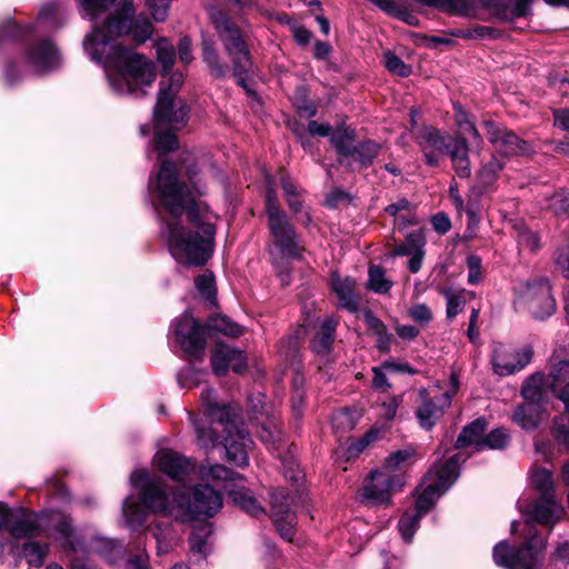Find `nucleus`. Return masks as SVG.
<instances>
[{
  "label": "nucleus",
  "mask_w": 569,
  "mask_h": 569,
  "mask_svg": "<svg viewBox=\"0 0 569 569\" xmlns=\"http://www.w3.org/2000/svg\"><path fill=\"white\" fill-rule=\"evenodd\" d=\"M178 167L164 161L158 173L157 190L164 209L172 216L162 228L174 260L187 267H202L211 258L217 216L197 202L191 190L178 179Z\"/></svg>",
  "instance_id": "obj_1"
},
{
  "label": "nucleus",
  "mask_w": 569,
  "mask_h": 569,
  "mask_svg": "<svg viewBox=\"0 0 569 569\" xmlns=\"http://www.w3.org/2000/svg\"><path fill=\"white\" fill-rule=\"evenodd\" d=\"M153 27L148 18L109 17L100 27L84 39L83 47L97 61H104L116 73L109 76L111 87L119 93L142 96V87H149L156 80L153 63L143 54L119 43H111L113 37L129 34L137 43L146 42Z\"/></svg>",
  "instance_id": "obj_2"
},
{
  "label": "nucleus",
  "mask_w": 569,
  "mask_h": 569,
  "mask_svg": "<svg viewBox=\"0 0 569 569\" xmlns=\"http://www.w3.org/2000/svg\"><path fill=\"white\" fill-rule=\"evenodd\" d=\"M130 481L138 488L139 500L143 508L131 498L122 505L123 517L132 529L140 527L147 519V511L178 520V500L180 490H172L166 480L151 476L148 470L138 469L130 475Z\"/></svg>",
  "instance_id": "obj_3"
},
{
  "label": "nucleus",
  "mask_w": 569,
  "mask_h": 569,
  "mask_svg": "<svg viewBox=\"0 0 569 569\" xmlns=\"http://www.w3.org/2000/svg\"><path fill=\"white\" fill-rule=\"evenodd\" d=\"M200 401L206 416L211 422H217L223 427L226 436L222 445L226 449L227 460L238 467H244L249 462L248 449L252 445L249 432L238 425L240 408L237 405H220L217 401L216 391L206 388L200 395Z\"/></svg>",
  "instance_id": "obj_4"
},
{
  "label": "nucleus",
  "mask_w": 569,
  "mask_h": 569,
  "mask_svg": "<svg viewBox=\"0 0 569 569\" xmlns=\"http://www.w3.org/2000/svg\"><path fill=\"white\" fill-rule=\"evenodd\" d=\"M266 214L270 243L268 251L272 264L279 269L282 283H289V272L283 266V260L300 259L303 247L300 244L299 236L295 227L289 222L288 217L280 208L276 191L270 187L266 192Z\"/></svg>",
  "instance_id": "obj_5"
},
{
  "label": "nucleus",
  "mask_w": 569,
  "mask_h": 569,
  "mask_svg": "<svg viewBox=\"0 0 569 569\" xmlns=\"http://www.w3.org/2000/svg\"><path fill=\"white\" fill-rule=\"evenodd\" d=\"M209 17L232 62L237 82L244 87L246 79L253 69V63L240 27L231 20L229 13L213 6L209 8Z\"/></svg>",
  "instance_id": "obj_6"
},
{
  "label": "nucleus",
  "mask_w": 569,
  "mask_h": 569,
  "mask_svg": "<svg viewBox=\"0 0 569 569\" xmlns=\"http://www.w3.org/2000/svg\"><path fill=\"white\" fill-rule=\"evenodd\" d=\"M543 548L545 541L539 537H531L517 549L501 541L495 546L492 556L496 565L505 569H539Z\"/></svg>",
  "instance_id": "obj_7"
},
{
  "label": "nucleus",
  "mask_w": 569,
  "mask_h": 569,
  "mask_svg": "<svg viewBox=\"0 0 569 569\" xmlns=\"http://www.w3.org/2000/svg\"><path fill=\"white\" fill-rule=\"evenodd\" d=\"M178 520L211 518L222 508V496L209 485H198L191 495L181 491L178 500Z\"/></svg>",
  "instance_id": "obj_8"
},
{
  "label": "nucleus",
  "mask_w": 569,
  "mask_h": 569,
  "mask_svg": "<svg viewBox=\"0 0 569 569\" xmlns=\"http://www.w3.org/2000/svg\"><path fill=\"white\" fill-rule=\"evenodd\" d=\"M517 302L525 307L533 318L543 320L557 310L551 286L545 278L527 281L518 289Z\"/></svg>",
  "instance_id": "obj_9"
},
{
  "label": "nucleus",
  "mask_w": 569,
  "mask_h": 569,
  "mask_svg": "<svg viewBox=\"0 0 569 569\" xmlns=\"http://www.w3.org/2000/svg\"><path fill=\"white\" fill-rule=\"evenodd\" d=\"M452 387L445 392L430 396L426 388L419 390L420 405L416 409V417L421 428L430 430L445 415L450 407L452 397L458 390V379L451 377Z\"/></svg>",
  "instance_id": "obj_10"
},
{
  "label": "nucleus",
  "mask_w": 569,
  "mask_h": 569,
  "mask_svg": "<svg viewBox=\"0 0 569 569\" xmlns=\"http://www.w3.org/2000/svg\"><path fill=\"white\" fill-rule=\"evenodd\" d=\"M188 106L180 97L169 94L162 83L153 109L154 124L179 129L187 123Z\"/></svg>",
  "instance_id": "obj_11"
},
{
  "label": "nucleus",
  "mask_w": 569,
  "mask_h": 569,
  "mask_svg": "<svg viewBox=\"0 0 569 569\" xmlns=\"http://www.w3.org/2000/svg\"><path fill=\"white\" fill-rule=\"evenodd\" d=\"M174 337L183 351L192 357L203 353L206 347V327L192 315L184 312L174 323Z\"/></svg>",
  "instance_id": "obj_12"
},
{
  "label": "nucleus",
  "mask_w": 569,
  "mask_h": 569,
  "mask_svg": "<svg viewBox=\"0 0 569 569\" xmlns=\"http://www.w3.org/2000/svg\"><path fill=\"white\" fill-rule=\"evenodd\" d=\"M403 480L399 475L390 473L383 469L370 473V480L363 487V499L368 503H388L391 495L402 488Z\"/></svg>",
  "instance_id": "obj_13"
},
{
  "label": "nucleus",
  "mask_w": 569,
  "mask_h": 569,
  "mask_svg": "<svg viewBox=\"0 0 569 569\" xmlns=\"http://www.w3.org/2000/svg\"><path fill=\"white\" fill-rule=\"evenodd\" d=\"M533 350L526 346L521 349L497 345L492 351L491 363L499 376H509L523 369L532 359Z\"/></svg>",
  "instance_id": "obj_14"
},
{
  "label": "nucleus",
  "mask_w": 569,
  "mask_h": 569,
  "mask_svg": "<svg viewBox=\"0 0 569 569\" xmlns=\"http://www.w3.org/2000/svg\"><path fill=\"white\" fill-rule=\"evenodd\" d=\"M483 127L489 142L496 148L497 152L510 157L525 154L530 151L529 143L505 126L486 120L483 121Z\"/></svg>",
  "instance_id": "obj_15"
},
{
  "label": "nucleus",
  "mask_w": 569,
  "mask_h": 569,
  "mask_svg": "<svg viewBox=\"0 0 569 569\" xmlns=\"http://www.w3.org/2000/svg\"><path fill=\"white\" fill-rule=\"evenodd\" d=\"M529 520L553 527L563 516L565 509L556 496L536 497L521 507Z\"/></svg>",
  "instance_id": "obj_16"
},
{
  "label": "nucleus",
  "mask_w": 569,
  "mask_h": 569,
  "mask_svg": "<svg viewBox=\"0 0 569 569\" xmlns=\"http://www.w3.org/2000/svg\"><path fill=\"white\" fill-rule=\"evenodd\" d=\"M154 463L160 471L172 480L182 482L194 471V463L172 450H161L154 456Z\"/></svg>",
  "instance_id": "obj_17"
},
{
  "label": "nucleus",
  "mask_w": 569,
  "mask_h": 569,
  "mask_svg": "<svg viewBox=\"0 0 569 569\" xmlns=\"http://www.w3.org/2000/svg\"><path fill=\"white\" fill-rule=\"evenodd\" d=\"M417 143L423 152L426 163L436 167L442 154L449 150L446 137L433 127H423L417 136Z\"/></svg>",
  "instance_id": "obj_18"
},
{
  "label": "nucleus",
  "mask_w": 569,
  "mask_h": 569,
  "mask_svg": "<svg viewBox=\"0 0 569 569\" xmlns=\"http://www.w3.org/2000/svg\"><path fill=\"white\" fill-rule=\"evenodd\" d=\"M211 366L217 376H224L229 369L241 373L247 368V360L242 351L218 343L211 357Z\"/></svg>",
  "instance_id": "obj_19"
},
{
  "label": "nucleus",
  "mask_w": 569,
  "mask_h": 569,
  "mask_svg": "<svg viewBox=\"0 0 569 569\" xmlns=\"http://www.w3.org/2000/svg\"><path fill=\"white\" fill-rule=\"evenodd\" d=\"M28 64L37 72L53 70L60 66V54L56 46L48 40L33 44L27 52Z\"/></svg>",
  "instance_id": "obj_20"
},
{
  "label": "nucleus",
  "mask_w": 569,
  "mask_h": 569,
  "mask_svg": "<svg viewBox=\"0 0 569 569\" xmlns=\"http://www.w3.org/2000/svg\"><path fill=\"white\" fill-rule=\"evenodd\" d=\"M7 530L14 539L37 537L41 530L40 517L24 509H18L7 519Z\"/></svg>",
  "instance_id": "obj_21"
},
{
  "label": "nucleus",
  "mask_w": 569,
  "mask_h": 569,
  "mask_svg": "<svg viewBox=\"0 0 569 569\" xmlns=\"http://www.w3.org/2000/svg\"><path fill=\"white\" fill-rule=\"evenodd\" d=\"M548 385L569 413V359L557 360L555 356L551 358Z\"/></svg>",
  "instance_id": "obj_22"
},
{
  "label": "nucleus",
  "mask_w": 569,
  "mask_h": 569,
  "mask_svg": "<svg viewBox=\"0 0 569 569\" xmlns=\"http://www.w3.org/2000/svg\"><path fill=\"white\" fill-rule=\"evenodd\" d=\"M459 460L460 456L455 455L442 465L432 468L426 477L429 483L437 486V490L443 493L459 476Z\"/></svg>",
  "instance_id": "obj_23"
},
{
  "label": "nucleus",
  "mask_w": 569,
  "mask_h": 569,
  "mask_svg": "<svg viewBox=\"0 0 569 569\" xmlns=\"http://www.w3.org/2000/svg\"><path fill=\"white\" fill-rule=\"evenodd\" d=\"M332 291L339 299V306L350 312L358 310V299L353 292L356 281L349 277L341 278L337 272L330 277Z\"/></svg>",
  "instance_id": "obj_24"
},
{
  "label": "nucleus",
  "mask_w": 569,
  "mask_h": 569,
  "mask_svg": "<svg viewBox=\"0 0 569 569\" xmlns=\"http://www.w3.org/2000/svg\"><path fill=\"white\" fill-rule=\"evenodd\" d=\"M229 496L233 503L249 516L258 518L266 515V509L250 489L246 487L231 489L229 490Z\"/></svg>",
  "instance_id": "obj_25"
},
{
  "label": "nucleus",
  "mask_w": 569,
  "mask_h": 569,
  "mask_svg": "<svg viewBox=\"0 0 569 569\" xmlns=\"http://www.w3.org/2000/svg\"><path fill=\"white\" fill-rule=\"evenodd\" d=\"M529 486L541 496H556V482L550 470L543 467H533L529 472Z\"/></svg>",
  "instance_id": "obj_26"
},
{
  "label": "nucleus",
  "mask_w": 569,
  "mask_h": 569,
  "mask_svg": "<svg viewBox=\"0 0 569 569\" xmlns=\"http://www.w3.org/2000/svg\"><path fill=\"white\" fill-rule=\"evenodd\" d=\"M542 407L536 402H526L516 408L512 420L522 429L533 430L542 419Z\"/></svg>",
  "instance_id": "obj_27"
},
{
  "label": "nucleus",
  "mask_w": 569,
  "mask_h": 569,
  "mask_svg": "<svg viewBox=\"0 0 569 569\" xmlns=\"http://www.w3.org/2000/svg\"><path fill=\"white\" fill-rule=\"evenodd\" d=\"M381 146L373 140L355 143L346 159L357 162L361 168L369 167L380 153Z\"/></svg>",
  "instance_id": "obj_28"
},
{
  "label": "nucleus",
  "mask_w": 569,
  "mask_h": 569,
  "mask_svg": "<svg viewBox=\"0 0 569 569\" xmlns=\"http://www.w3.org/2000/svg\"><path fill=\"white\" fill-rule=\"evenodd\" d=\"M486 428L487 423L485 419H476L462 429L457 438L456 447L463 448L466 446L475 445L477 450H482Z\"/></svg>",
  "instance_id": "obj_29"
},
{
  "label": "nucleus",
  "mask_w": 569,
  "mask_h": 569,
  "mask_svg": "<svg viewBox=\"0 0 569 569\" xmlns=\"http://www.w3.org/2000/svg\"><path fill=\"white\" fill-rule=\"evenodd\" d=\"M337 325L338 321L333 318H327L322 322L311 341V349L313 352L318 355H326L331 350Z\"/></svg>",
  "instance_id": "obj_30"
},
{
  "label": "nucleus",
  "mask_w": 569,
  "mask_h": 569,
  "mask_svg": "<svg viewBox=\"0 0 569 569\" xmlns=\"http://www.w3.org/2000/svg\"><path fill=\"white\" fill-rule=\"evenodd\" d=\"M58 538L62 540V547L68 552H77L83 550L82 541L73 536V526L70 517L60 516L54 525Z\"/></svg>",
  "instance_id": "obj_31"
},
{
  "label": "nucleus",
  "mask_w": 569,
  "mask_h": 569,
  "mask_svg": "<svg viewBox=\"0 0 569 569\" xmlns=\"http://www.w3.org/2000/svg\"><path fill=\"white\" fill-rule=\"evenodd\" d=\"M356 142V131L345 124L338 126L330 134V143L340 158H347Z\"/></svg>",
  "instance_id": "obj_32"
},
{
  "label": "nucleus",
  "mask_w": 569,
  "mask_h": 569,
  "mask_svg": "<svg viewBox=\"0 0 569 569\" xmlns=\"http://www.w3.org/2000/svg\"><path fill=\"white\" fill-rule=\"evenodd\" d=\"M545 376L542 373H533L522 385L521 395L527 402H536L542 405L545 401L543 386Z\"/></svg>",
  "instance_id": "obj_33"
},
{
  "label": "nucleus",
  "mask_w": 569,
  "mask_h": 569,
  "mask_svg": "<svg viewBox=\"0 0 569 569\" xmlns=\"http://www.w3.org/2000/svg\"><path fill=\"white\" fill-rule=\"evenodd\" d=\"M426 238L422 230L410 232L400 244L396 246L391 252L393 257L411 256L425 249Z\"/></svg>",
  "instance_id": "obj_34"
},
{
  "label": "nucleus",
  "mask_w": 569,
  "mask_h": 569,
  "mask_svg": "<svg viewBox=\"0 0 569 569\" xmlns=\"http://www.w3.org/2000/svg\"><path fill=\"white\" fill-rule=\"evenodd\" d=\"M203 61L210 69L212 76L223 78L228 70L227 66L220 62V57L213 42L209 39H203L201 42Z\"/></svg>",
  "instance_id": "obj_35"
},
{
  "label": "nucleus",
  "mask_w": 569,
  "mask_h": 569,
  "mask_svg": "<svg viewBox=\"0 0 569 569\" xmlns=\"http://www.w3.org/2000/svg\"><path fill=\"white\" fill-rule=\"evenodd\" d=\"M206 330H211L214 332L222 333L229 337H239L242 335L243 329L238 323L231 321L226 316L216 315L208 319L207 325L204 326Z\"/></svg>",
  "instance_id": "obj_36"
},
{
  "label": "nucleus",
  "mask_w": 569,
  "mask_h": 569,
  "mask_svg": "<svg viewBox=\"0 0 569 569\" xmlns=\"http://www.w3.org/2000/svg\"><path fill=\"white\" fill-rule=\"evenodd\" d=\"M368 288L376 293H388L393 282L386 277V271L380 266H370L368 270Z\"/></svg>",
  "instance_id": "obj_37"
},
{
  "label": "nucleus",
  "mask_w": 569,
  "mask_h": 569,
  "mask_svg": "<svg viewBox=\"0 0 569 569\" xmlns=\"http://www.w3.org/2000/svg\"><path fill=\"white\" fill-rule=\"evenodd\" d=\"M212 533L211 525L208 522H202L196 525L192 529V532L189 537V545L192 552L200 553L206 556L207 553V540L209 536Z\"/></svg>",
  "instance_id": "obj_38"
},
{
  "label": "nucleus",
  "mask_w": 569,
  "mask_h": 569,
  "mask_svg": "<svg viewBox=\"0 0 569 569\" xmlns=\"http://www.w3.org/2000/svg\"><path fill=\"white\" fill-rule=\"evenodd\" d=\"M22 552L31 567L40 568L49 553V545L29 541L23 545Z\"/></svg>",
  "instance_id": "obj_39"
},
{
  "label": "nucleus",
  "mask_w": 569,
  "mask_h": 569,
  "mask_svg": "<svg viewBox=\"0 0 569 569\" xmlns=\"http://www.w3.org/2000/svg\"><path fill=\"white\" fill-rule=\"evenodd\" d=\"M190 420L194 426L197 440L199 446L204 449L214 448L218 443H222V440H219L217 436V431L212 429V427H206L202 421L190 416Z\"/></svg>",
  "instance_id": "obj_40"
},
{
  "label": "nucleus",
  "mask_w": 569,
  "mask_h": 569,
  "mask_svg": "<svg viewBox=\"0 0 569 569\" xmlns=\"http://www.w3.org/2000/svg\"><path fill=\"white\" fill-rule=\"evenodd\" d=\"M259 438L262 442L272 447H276L282 440V428L276 416L271 417L268 422L261 425Z\"/></svg>",
  "instance_id": "obj_41"
},
{
  "label": "nucleus",
  "mask_w": 569,
  "mask_h": 569,
  "mask_svg": "<svg viewBox=\"0 0 569 569\" xmlns=\"http://www.w3.org/2000/svg\"><path fill=\"white\" fill-rule=\"evenodd\" d=\"M293 502L295 498L283 489L276 488L270 492L272 516H281L284 512H290V507Z\"/></svg>",
  "instance_id": "obj_42"
},
{
  "label": "nucleus",
  "mask_w": 569,
  "mask_h": 569,
  "mask_svg": "<svg viewBox=\"0 0 569 569\" xmlns=\"http://www.w3.org/2000/svg\"><path fill=\"white\" fill-rule=\"evenodd\" d=\"M167 127H158L154 124V146L161 153L170 152L178 148L177 136Z\"/></svg>",
  "instance_id": "obj_43"
},
{
  "label": "nucleus",
  "mask_w": 569,
  "mask_h": 569,
  "mask_svg": "<svg viewBox=\"0 0 569 569\" xmlns=\"http://www.w3.org/2000/svg\"><path fill=\"white\" fill-rule=\"evenodd\" d=\"M200 471L203 479H211L213 481H236L241 479L239 473L219 463L209 467L202 466Z\"/></svg>",
  "instance_id": "obj_44"
},
{
  "label": "nucleus",
  "mask_w": 569,
  "mask_h": 569,
  "mask_svg": "<svg viewBox=\"0 0 569 569\" xmlns=\"http://www.w3.org/2000/svg\"><path fill=\"white\" fill-rule=\"evenodd\" d=\"M281 187L288 203V207L293 213L302 209V196L296 183L288 177L281 178Z\"/></svg>",
  "instance_id": "obj_45"
},
{
  "label": "nucleus",
  "mask_w": 569,
  "mask_h": 569,
  "mask_svg": "<svg viewBox=\"0 0 569 569\" xmlns=\"http://www.w3.org/2000/svg\"><path fill=\"white\" fill-rule=\"evenodd\" d=\"M416 456V450L412 447H407L405 449L398 450L389 455L386 458L382 469L393 473L396 470L400 469L402 465L408 461H411Z\"/></svg>",
  "instance_id": "obj_46"
},
{
  "label": "nucleus",
  "mask_w": 569,
  "mask_h": 569,
  "mask_svg": "<svg viewBox=\"0 0 569 569\" xmlns=\"http://www.w3.org/2000/svg\"><path fill=\"white\" fill-rule=\"evenodd\" d=\"M442 493L437 490V486H432L430 483L426 485L422 492L418 496L416 500V512L423 516L426 515L435 505L436 500Z\"/></svg>",
  "instance_id": "obj_47"
},
{
  "label": "nucleus",
  "mask_w": 569,
  "mask_h": 569,
  "mask_svg": "<svg viewBox=\"0 0 569 569\" xmlns=\"http://www.w3.org/2000/svg\"><path fill=\"white\" fill-rule=\"evenodd\" d=\"M274 526L280 536L288 541H291L296 533V516L292 511L284 512L281 516H272Z\"/></svg>",
  "instance_id": "obj_48"
},
{
  "label": "nucleus",
  "mask_w": 569,
  "mask_h": 569,
  "mask_svg": "<svg viewBox=\"0 0 569 569\" xmlns=\"http://www.w3.org/2000/svg\"><path fill=\"white\" fill-rule=\"evenodd\" d=\"M551 433L559 445L569 449V415L562 413L553 418Z\"/></svg>",
  "instance_id": "obj_49"
},
{
  "label": "nucleus",
  "mask_w": 569,
  "mask_h": 569,
  "mask_svg": "<svg viewBox=\"0 0 569 569\" xmlns=\"http://www.w3.org/2000/svg\"><path fill=\"white\" fill-rule=\"evenodd\" d=\"M197 290L212 305L216 300L214 276L211 271L206 270L194 280Z\"/></svg>",
  "instance_id": "obj_50"
},
{
  "label": "nucleus",
  "mask_w": 569,
  "mask_h": 569,
  "mask_svg": "<svg viewBox=\"0 0 569 569\" xmlns=\"http://www.w3.org/2000/svg\"><path fill=\"white\" fill-rule=\"evenodd\" d=\"M421 515L418 512H406L399 520L398 528L405 541L410 542L419 526Z\"/></svg>",
  "instance_id": "obj_51"
},
{
  "label": "nucleus",
  "mask_w": 569,
  "mask_h": 569,
  "mask_svg": "<svg viewBox=\"0 0 569 569\" xmlns=\"http://www.w3.org/2000/svg\"><path fill=\"white\" fill-rule=\"evenodd\" d=\"M157 59L162 66L164 71L172 68L176 59V51L173 46L167 39H160L157 44Z\"/></svg>",
  "instance_id": "obj_52"
},
{
  "label": "nucleus",
  "mask_w": 569,
  "mask_h": 569,
  "mask_svg": "<svg viewBox=\"0 0 569 569\" xmlns=\"http://www.w3.org/2000/svg\"><path fill=\"white\" fill-rule=\"evenodd\" d=\"M503 169V162L496 156L483 164L478 176L483 186H490L497 178L498 173Z\"/></svg>",
  "instance_id": "obj_53"
},
{
  "label": "nucleus",
  "mask_w": 569,
  "mask_h": 569,
  "mask_svg": "<svg viewBox=\"0 0 569 569\" xmlns=\"http://www.w3.org/2000/svg\"><path fill=\"white\" fill-rule=\"evenodd\" d=\"M332 428L337 432L345 433L353 429L356 422L352 417V412L348 409H341L336 411L331 417Z\"/></svg>",
  "instance_id": "obj_54"
},
{
  "label": "nucleus",
  "mask_w": 569,
  "mask_h": 569,
  "mask_svg": "<svg viewBox=\"0 0 569 569\" xmlns=\"http://www.w3.org/2000/svg\"><path fill=\"white\" fill-rule=\"evenodd\" d=\"M385 58V67L387 70L393 74L400 77H409L411 74V67L406 64L395 53L388 51L383 54Z\"/></svg>",
  "instance_id": "obj_55"
},
{
  "label": "nucleus",
  "mask_w": 569,
  "mask_h": 569,
  "mask_svg": "<svg viewBox=\"0 0 569 569\" xmlns=\"http://www.w3.org/2000/svg\"><path fill=\"white\" fill-rule=\"evenodd\" d=\"M80 6L86 11V14L91 19L96 20L98 16L107 11L116 0H78Z\"/></svg>",
  "instance_id": "obj_56"
},
{
  "label": "nucleus",
  "mask_w": 569,
  "mask_h": 569,
  "mask_svg": "<svg viewBox=\"0 0 569 569\" xmlns=\"http://www.w3.org/2000/svg\"><path fill=\"white\" fill-rule=\"evenodd\" d=\"M509 440L508 431L503 428H497L490 431L483 438V449H502L507 446Z\"/></svg>",
  "instance_id": "obj_57"
},
{
  "label": "nucleus",
  "mask_w": 569,
  "mask_h": 569,
  "mask_svg": "<svg viewBox=\"0 0 569 569\" xmlns=\"http://www.w3.org/2000/svg\"><path fill=\"white\" fill-rule=\"evenodd\" d=\"M443 293L447 299V318L453 319L463 310L466 306V300L461 295H457L451 290H445Z\"/></svg>",
  "instance_id": "obj_58"
},
{
  "label": "nucleus",
  "mask_w": 569,
  "mask_h": 569,
  "mask_svg": "<svg viewBox=\"0 0 569 569\" xmlns=\"http://www.w3.org/2000/svg\"><path fill=\"white\" fill-rule=\"evenodd\" d=\"M436 8L450 14L466 16L470 10V4L467 0H439Z\"/></svg>",
  "instance_id": "obj_59"
},
{
  "label": "nucleus",
  "mask_w": 569,
  "mask_h": 569,
  "mask_svg": "<svg viewBox=\"0 0 569 569\" xmlns=\"http://www.w3.org/2000/svg\"><path fill=\"white\" fill-rule=\"evenodd\" d=\"M548 208L556 214L569 211V191L561 190L548 199Z\"/></svg>",
  "instance_id": "obj_60"
},
{
  "label": "nucleus",
  "mask_w": 569,
  "mask_h": 569,
  "mask_svg": "<svg viewBox=\"0 0 569 569\" xmlns=\"http://www.w3.org/2000/svg\"><path fill=\"white\" fill-rule=\"evenodd\" d=\"M409 317L420 323L428 325L432 320V311L426 303H416L408 309Z\"/></svg>",
  "instance_id": "obj_61"
},
{
  "label": "nucleus",
  "mask_w": 569,
  "mask_h": 569,
  "mask_svg": "<svg viewBox=\"0 0 569 569\" xmlns=\"http://www.w3.org/2000/svg\"><path fill=\"white\" fill-rule=\"evenodd\" d=\"M452 143L449 144V153L451 161L469 157V147L467 140L463 137L456 136L452 139Z\"/></svg>",
  "instance_id": "obj_62"
},
{
  "label": "nucleus",
  "mask_w": 569,
  "mask_h": 569,
  "mask_svg": "<svg viewBox=\"0 0 569 569\" xmlns=\"http://www.w3.org/2000/svg\"><path fill=\"white\" fill-rule=\"evenodd\" d=\"M172 0H147V7L149 8L152 18L158 21H164L168 16L169 3Z\"/></svg>",
  "instance_id": "obj_63"
},
{
  "label": "nucleus",
  "mask_w": 569,
  "mask_h": 569,
  "mask_svg": "<svg viewBox=\"0 0 569 569\" xmlns=\"http://www.w3.org/2000/svg\"><path fill=\"white\" fill-rule=\"evenodd\" d=\"M26 30L27 28H22L10 19L3 26H0V41L16 40L20 38Z\"/></svg>",
  "instance_id": "obj_64"
}]
</instances>
